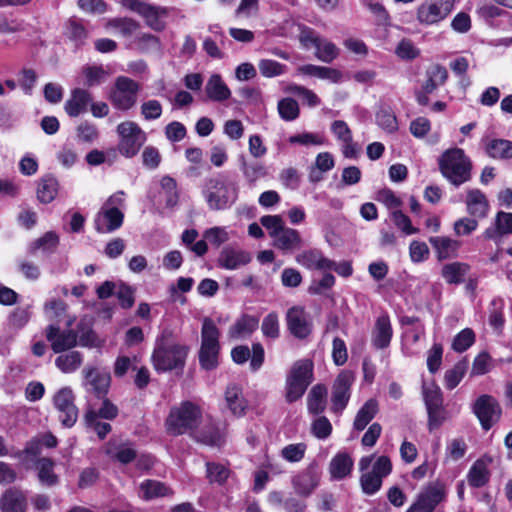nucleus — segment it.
I'll use <instances>...</instances> for the list:
<instances>
[{
    "mask_svg": "<svg viewBox=\"0 0 512 512\" xmlns=\"http://www.w3.org/2000/svg\"><path fill=\"white\" fill-rule=\"evenodd\" d=\"M507 234H512V213L499 211L496 214L494 226L487 228L483 237L487 240H495Z\"/></svg>",
    "mask_w": 512,
    "mask_h": 512,
    "instance_id": "23",
    "label": "nucleus"
},
{
    "mask_svg": "<svg viewBox=\"0 0 512 512\" xmlns=\"http://www.w3.org/2000/svg\"><path fill=\"white\" fill-rule=\"evenodd\" d=\"M251 257L244 251H238L230 248L222 250L219 256V263L226 269H236L250 262Z\"/></svg>",
    "mask_w": 512,
    "mask_h": 512,
    "instance_id": "35",
    "label": "nucleus"
},
{
    "mask_svg": "<svg viewBox=\"0 0 512 512\" xmlns=\"http://www.w3.org/2000/svg\"><path fill=\"white\" fill-rule=\"evenodd\" d=\"M454 0H428L417 11L420 23L431 25L443 20L451 11Z\"/></svg>",
    "mask_w": 512,
    "mask_h": 512,
    "instance_id": "13",
    "label": "nucleus"
},
{
    "mask_svg": "<svg viewBox=\"0 0 512 512\" xmlns=\"http://www.w3.org/2000/svg\"><path fill=\"white\" fill-rule=\"evenodd\" d=\"M83 362V356L79 351H70L59 355L55 360V365L63 373H72L76 371Z\"/></svg>",
    "mask_w": 512,
    "mask_h": 512,
    "instance_id": "43",
    "label": "nucleus"
},
{
    "mask_svg": "<svg viewBox=\"0 0 512 512\" xmlns=\"http://www.w3.org/2000/svg\"><path fill=\"white\" fill-rule=\"evenodd\" d=\"M74 400L75 396L69 387L61 388L53 397L54 406L59 412V420L67 428L72 427L78 419V409Z\"/></svg>",
    "mask_w": 512,
    "mask_h": 512,
    "instance_id": "10",
    "label": "nucleus"
},
{
    "mask_svg": "<svg viewBox=\"0 0 512 512\" xmlns=\"http://www.w3.org/2000/svg\"><path fill=\"white\" fill-rule=\"evenodd\" d=\"M57 191V180L52 176H47L38 185L37 197L42 203H50L56 197Z\"/></svg>",
    "mask_w": 512,
    "mask_h": 512,
    "instance_id": "49",
    "label": "nucleus"
},
{
    "mask_svg": "<svg viewBox=\"0 0 512 512\" xmlns=\"http://www.w3.org/2000/svg\"><path fill=\"white\" fill-rule=\"evenodd\" d=\"M278 112L282 119L292 121L299 115V106L293 98H284L278 103Z\"/></svg>",
    "mask_w": 512,
    "mask_h": 512,
    "instance_id": "52",
    "label": "nucleus"
},
{
    "mask_svg": "<svg viewBox=\"0 0 512 512\" xmlns=\"http://www.w3.org/2000/svg\"><path fill=\"white\" fill-rule=\"evenodd\" d=\"M466 205L468 213L474 217L484 218L488 213V200L484 193L479 189L468 190Z\"/></svg>",
    "mask_w": 512,
    "mask_h": 512,
    "instance_id": "25",
    "label": "nucleus"
},
{
    "mask_svg": "<svg viewBox=\"0 0 512 512\" xmlns=\"http://www.w3.org/2000/svg\"><path fill=\"white\" fill-rule=\"evenodd\" d=\"M162 114V105L158 100H148L141 105V115L145 120L158 119Z\"/></svg>",
    "mask_w": 512,
    "mask_h": 512,
    "instance_id": "63",
    "label": "nucleus"
},
{
    "mask_svg": "<svg viewBox=\"0 0 512 512\" xmlns=\"http://www.w3.org/2000/svg\"><path fill=\"white\" fill-rule=\"evenodd\" d=\"M225 399L231 412L236 416L244 414L246 401L243 399L242 390L237 385H230L225 392Z\"/></svg>",
    "mask_w": 512,
    "mask_h": 512,
    "instance_id": "39",
    "label": "nucleus"
},
{
    "mask_svg": "<svg viewBox=\"0 0 512 512\" xmlns=\"http://www.w3.org/2000/svg\"><path fill=\"white\" fill-rule=\"evenodd\" d=\"M485 150L491 158L508 160L512 158V141L493 139L488 142Z\"/></svg>",
    "mask_w": 512,
    "mask_h": 512,
    "instance_id": "38",
    "label": "nucleus"
},
{
    "mask_svg": "<svg viewBox=\"0 0 512 512\" xmlns=\"http://www.w3.org/2000/svg\"><path fill=\"white\" fill-rule=\"evenodd\" d=\"M77 340L78 344L83 347H98L100 346L98 337L92 329V318L84 316L77 324Z\"/></svg>",
    "mask_w": 512,
    "mask_h": 512,
    "instance_id": "29",
    "label": "nucleus"
},
{
    "mask_svg": "<svg viewBox=\"0 0 512 512\" xmlns=\"http://www.w3.org/2000/svg\"><path fill=\"white\" fill-rule=\"evenodd\" d=\"M377 413L378 402L375 399H369L358 411L353 424L354 428L358 431H362Z\"/></svg>",
    "mask_w": 512,
    "mask_h": 512,
    "instance_id": "40",
    "label": "nucleus"
},
{
    "mask_svg": "<svg viewBox=\"0 0 512 512\" xmlns=\"http://www.w3.org/2000/svg\"><path fill=\"white\" fill-rule=\"evenodd\" d=\"M306 445L303 443L290 444L282 449V456L289 462L300 461L305 454Z\"/></svg>",
    "mask_w": 512,
    "mask_h": 512,
    "instance_id": "64",
    "label": "nucleus"
},
{
    "mask_svg": "<svg viewBox=\"0 0 512 512\" xmlns=\"http://www.w3.org/2000/svg\"><path fill=\"white\" fill-rule=\"evenodd\" d=\"M315 48L316 57L325 63H331L339 55V49L337 48V46L331 41L322 37L319 39Z\"/></svg>",
    "mask_w": 512,
    "mask_h": 512,
    "instance_id": "50",
    "label": "nucleus"
},
{
    "mask_svg": "<svg viewBox=\"0 0 512 512\" xmlns=\"http://www.w3.org/2000/svg\"><path fill=\"white\" fill-rule=\"evenodd\" d=\"M391 218L394 224L402 230L405 234L411 235L418 232L417 228H414L411 224V220L402 211L395 210L391 213Z\"/></svg>",
    "mask_w": 512,
    "mask_h": 512,
    "instance_id": "62",
    "label": "nucleus"
},
{
    "mask_svg": "<svg viewBox=\"0 0 512 512\" xmlns=\"http://www.w3.org/2000/svg\"><path fill=\"white\" fill-rule=\"evenodd\" d=\"M355 380V375L352 371L343 370L335 379L332 387V409L334 411H342L349 399L351 386Z\"/></svg>",
    "mask_w": 512,
    "mask_h": 512,
    "instance_id": "15",
    "label": "nucleus"
},
{
    "mask_svg": "<svg viewBox=\"0 0 512 512\" xmlns=\"http://www.w3.org/2000/svg\"><path fill=\"white\" fill-rule=\"evenodd\" d=\"M273 239V246L284 254L293 253L303 245L299 232L289 227H283Z\"/></svg>",
    "mask_w": 512,
    "mask_h": 512,
    "instance_id": "19",
    "label": "nucleus"
},
{
    "mask_svg": "<svg viewBox=\"0 0 512 512\" xmlns=\"http://www.w3.org/2000/svg\"><path fill=\"white\" fill-rule=\"evenodd\" d=\"M205 195L212 210L227 208L237 197L236 188L231 189L221 175L208 180Z\"/></svg>",
    "mask_w": 512,
    "mask_h": 512,
    "instance_id": "8",
    "label": "nucleus"
},
{
    "mask_svg": "<svg viewBox=\"0 0 512 512\" xmlns=\"http://www.w3.org/2000/svg\"><path fill=\"white\" fill-rule=\"evenodd\" d=\"M59 244L58 235L49 231L46 232L42 237L34 240L28 246V253L35 255L38 250H42L45 253H53Z\"/></svg>",
    "mask_w": 512,
    "mask_h": 512,
    "instance_id": "37",
    "label": "nucleus"
},
{
    "mask_svg": "<svg viewBox=\"0 0 512 512\" xmlns=\"http://www.w3.org/2000/svg\"><path fill=\"white\" fill-rule=\"evenodd\" d=\"M203 237L205 240H207V242L214 245L215 247H219L229 239L228 233L223 227H213L207 229L204 232Z\"/></svg>",
    "mask_w": 512,
    "mask_h": 512,
    "instance_id": "58",
    "label": "nucleus"
},
{
    "mask_svg": "<svg viewBox=\"0 0 512 512\" xmlns=\"http://www.w3.org/2000/svg\"><path fill=\"white\" fill-rule=\"evenodd\" d=\"M319 476L316 470L308 467L293 478V486L295 491L304 497L309 496L317 487Z\"/></svg>",
    "mask_w": 512,
    "mask_h": 512,
    "instance_id": "22",
    "label": "nucleus"
},
{
    "mask_svg": "<svg viewBox=\"0 0 512 512\" xmlns=\"http://www.w3.org/2000/svg\"><path fill=\"white\" fill-rule=\"evenodd\" d=\"M296 261L308 269L327 270L330 265V260L318 250L304 251L297 255Z\"/></svg>",
    "mask_w": 512,
    "mask_h": 512,
    "instance_id": "36",
    "label": "nucleus"
},
{
    "mask_svg": "<svg viewBox=\"0 0 512 512\" xmlns=\"http://www.w3.org/2000/svg\"><path fill=\"white\" fill-rule=\"evenodd\" d=\"M474 340V332L471 329L466 328L455 336L452 348L457 352H463L474 343Z\"/></svg>",
    "mask_w": 512,
    "mask_h": 512,
    "instance_id": "55",
    "label": "nucleus"
},
{
    "mask_svg": "<svg viewBox=\"0 0 512 512\" xmlns=\"http://www.w3.org/2000/svg\"><path fill=\"white\" fill-rule=\"evenodd\" d=\"M373 456L362 457L359 461V469L362 472L360 485L362 491L367 495L375 494L382 486L383 478L391 473L392 464L387 456H380L372 465L371 471H366L370 467Z\"/></svg>",
    "mask_w": 512,
    "mask_h": 512,
    "instance_id": "4",
    "label": "nucleus"
},
{
    "mask_svg": "<svg viewBox=\"0 0 512 512\" xmlns=\"http://www.w3.org/2000/svg\"><path fill=\"white\" fill-rule=\"evenodd\" d=\"M161 188L166 193V205L174 207L178 202L177 183L174 178L164 176L160 181Z\"/></svg>",
    "mask_w": 512,
    "mask_h": 512,
    "instance_id": "54",
    "label": "nucleus"
},
{
    "mask_svg": "<svg viewBox=\"0 0 512 512\" xmlns=\"http://www.w3.org/2000/svg\"><path fill=\"white\" fill-rule=\"evenodd\" d=\"M76 131L78 140L85 143H92L99 136L96 126L88 122L81 123Z\"/></svg>",
    "mask_w": 512,
    "mask_h": 512,
    "instance_id": "61",
    "label": "nucleus"
},
{
    "mask_svg": "<svg viewBox=\"0 0 512 512\" xmlns=\"http://www.w3.org/2000/svg\"><path fill=\"white\" fill-rule=\"evenodd\" d=\"M327 390L323 385L314 386L308 395V409L313 414H319L326 407Z\"/></svg>",
    "mask_w": 512,
    "mask_h": 512,
    "instance_id": "48",
    "label": "nucleus"
},
{
    "mask_svg": "<svg viewBox=\"0 0 512 512\" xmlns=\"http://www.w3.org/2000/svg\"><path fill=\"white\" fill-rule=\"evenodd\" d=\"M169 12L170 9L167 7L155 6L147 3L137 13L144 18L148 27L154 31L160 32L166 27L164 18L168 16Z\"/></svg>",
    "mask_w": 512,
    "mask_h": 512,
    "instance_id": "20",
    "label": "nucleus"
},
{
    "mask_svg": "<svg viewBox=\"0 0 512 512\" xmlns=\"http://www.w3.org/2000/svg\"><path fill=\"white\" fill-rule=\"evenodd\" d=\"M376 122L379 127L389 133L396 131L398 127L396 116L387 108L380 109L376 113Z\"/></svg>",
    "mask_w": 512,
    "mask_h": 512,
    "instance_id": "53",
    "label": "nucleus"
},
{
    "mask_svg": "<svg viewBox=\"0 0 512 512\" xmlns=\"http://www.w3.org/2000/svg\"><path fill=\"white\" fill-rule=\"evenodd\" d=\"M258 327V319L250 316L243 315L238 319L229 329V336L231 338H239L242 336L250 335Z\"/></svg>",
    "mask_w": 512,
    "mask_h": 512,
    "instance_id": "42",
    "label": "nucleus"
},
{
    "mask_svg": "<svg viewBox=\"0 0 512 512\" xmlns=\"http://www.w3.org/2000/svg\"><path fill=\"white\" fill-rule=\"evenodd\" d=\"M139 90V83L131 78L119 76L111 91L110 101L116 109L127 111L136 104Z\"/></svg>",
    "mask_w": 512,
    "mask_h": 512,
    "instance_id": "9",
    "label": "nucleus"
},
{
    "mask_svg": "<svg viewBox=\"0 0 512 512\" xmlns=\"http://www.w3.org/2000/svg\"><path fill=\"white\" fill-rule=\"evenodd\" d=\"M474 413L478 417L482 428L489 430L501 416V407L498 402L489 395L480 396L474 404Z\"/></svg>",
    "mask_w": 512,
    "mask_h": 512,
    "instance_id": "14",
    "label": "nucleus"
},
{
    "mask_svg": "<svg viewBox=\"0 0 512 512\" xmlns=\"http://www.w3.org/2000/svg\"><path fill=\"white\" fill-rule=\"evenodd\" d=\"M438 166L442 176L455 187L472 177V161L461 148L445 150L438 158Z\"/></svg>",
    "mask_w": 512,
    "mask_h": 512,
    "instance_id": "1",
    "label": "nucleus"
},
{
    "mask_svg": "<svg viewBox=\"0 0 512 512\" xmlns=\"http://www.w3.org/2000/svg\"><path fill=\"white\" fill-rule=\"evenodd\" d=\"M469 266L465 263L453 262L443 266L442 276L449 284H459L463 282Z\"/></svg>",
    "mask_w": 512,
    "mask_h": 512,
    "instance_id": "45",
    "label": "nucleus"
},
{
    "mask_svg": "<svg viewBox=\"0 0 512 512\" xmlns=\"http://www.w3.org/2000/svg\"><path fill=\"white\" fill-rule=\"evenodd\" d=\"M91 101V95L87 91L77 88L72 91L71 98L66 101L64 108L69 116L77 117L86 111Z\"/></svg>",
    "mask_w": 512,
    "mask_h": 512,
    "instance_id": "26",
    "label": "nucleus"
},
{
    "mask_svg": "<svg viewBox=\"0 0 512 512\" xmlns=\"http://www.w3.org/2000/svg\"><path fill=\"white\" fill-rule=\"evenodd\" d=\"M492 462L491 458L478 459L470 468L468 473V482L473 487H482L488 481L490 473L488 465Z\"/></svg>",
    "mask_w": 512,
    "mask_h": 512,
    "instance_id": "30",
    "label": "nucleus"
},
{
    "mask_svg": "<svg viewBox=\"0 0 512 512\" xmlns=\"http://www.w3.org/2000/svg\"><path fill=\"white\" fill-rule=\"evenodd\" d=\"M239 162L243 176L250 186L267 175V168L258 161H248L244 156H241Z\"/></svg>",
    "mask_w": 512,
    "mask_h": 512,
    "instance_id": "33",
    "label": "nucleus"
},
{
    "mask_svg": "<svg viewBox=\"0 0 512 512\" xmlns=\"http://www.w3.org/2000/svg\"><path fill=\"white\" fill-rule=\"evenodd\" d=\"M83 386L87 392L97 398H104L111 385V375L108 371L93 366H86L83 370Z\"/></svg>",
    "mask_w": 512,
    "mask_h": 512,
    "instance_id": "11",
    "label": "nucleus"
},
{
    "mask_svg": "<svg viewBox=\"0 0 512 512\" xmlns=\"http://www.w3.org/2000/svg\"><path fill=\"white\" fill-rule=\"evenodd\" d=\"M173 491L163 482L147 479L139 485V495L144 500L170 496Z\"/></svg>",
    "mask_w": 512,
    "mask_h": 512,
    "instance_id": "28",
    "label": "nucleus"
},
{
    "mask_svg": "<svg viewBox=\"0 0 512 512\" xmlns=\"http://www.w3.org/2000/svg\"><path fill=\"white\" fill-rule=\"evenodd\" d=\"M38 479L42 485L54 486L58 483V476L54 473V462L49 458H40L36 463Z\"/></svg>",
    "mask_w": 512,
    "mask_h": 512,
    "instance_id": "44",
    "label": "nucleus"
},
{
    "mask_svg": "<svg viewBox=\"0 0 512 512\" xmlns=\"http://www.w3.org/2000/svg\"><path fill=\"white\" fill-rule=\"evenodd\" d=\"M0 509L2 512H26V495L15 487L7 489L0 498Z\"/></svg>",
    "mask_w": 512,
    "mask_h": 512,
    "instance_id": "21",
    "label": "nucleus"
},
{
    "mask_svg": "<svg viewBox=\"0 0 512 512\" xmlns=\"http://www.w3.org/2000/svg\"><path fill=\"white\" fill-rule=\"evenodd\" d=\"M205 92L212 101L222 102L230 98L231 91L219 74H213L206 83Z\"/></svg>",
    "mask_w": 512,
    "mask_h": 512,
    "instance_id": "31",
    "label": "nucleus"
},
{
    "mask_svg": "<svg viewBox=\"0 0 512 512\" xmlns=\"http://www.w3.org/2000/svg\"><path fill=\"white\" fill-rule=\"evenodd\" d=\"M429 242L438 253L439 259H446L455 253L459 247V242L449 237L436 236L431 237Z\"/></svg>",
    "mask_w": 512,
    "mask_h": 512,
    "instance_id": "46",
    "label": "nucleus"
},
{
    "mask_svg": "<svg viewBox=\"0 0 512 512\" xmlns=\"http://www.w3.org/2000/svg\"><path fill=\"white\" fill-rule=\"evenodd\" d=\"M445 496L446 492L442 484H430L418 494L416 501L406 512H434Z\"/></svg>",
    "mask_w": 512,
    "mask_h": 512,
    "instance_id": "12",
    "label": "nucleus"
},
{
    "mask_svg": "<svg viewBox=\"0 0 512 512\" xmlns=\"http://www.w3.org/2000/svg\"><path fill=\"white\" fill-rule=\"evenodd\" d=\"M120 140L118 151L121 155L131 158L137 155L146 141V133L133 121H125L117 126Z\"/></svg>",
    "mask_w": 512,
    "mask_h": 512,
    "instance_id": "7",
    "label": "nucleus"
},
{
    "mask_svg": "<svg viewBox=\"0 0 512 512\" xmlns=\"http://www.w3.org/2000/svg\"><path fill=\"white\" fill-rule=\"evenodd\" d=\"M297 70L300 74L326 79L333 83H338L342 79V73L330 67L307 64L300 66Z\"/></svg>",
    "mask_w": 512,
    "mask_h": 512,
    "instance_id": "32",
    "label": "nucleus"
},
{
    "mask_svg": "<svg viewBox=\"0 0 512 512\" xmlns=\"http://www.w3.org/2000/svg\"><path fill=\"white\" fill-rule=\"evenodd\" d=\"M106 27L118 30L123 37H130L140 28V23L129 17H118L109 19Z\"/></svg>",
    "mask_w": 512,
    "mask_h": 512,
    "instance_id": "47",
    "label": "nucleus"
},
{
    "mask_svg": "<svg viewBox=\"0 0 512 512\" xmlns=\"http://www.w3.org/2000/svg\"><path fill=\"white\" fill-rule=\"evenodd\" d=\"M135 289L131 286L121 283L116 291V296L119 300L120 306L123 309H130L135 302Z\"/></svg>",
    "mask_w": 512,
    "mask_h": 512,
    "instance_id": "56",
    "label": "nucleus"
},
{
    "mask_svg": "<svg viewBox=\"0 0 512 512\" xmlns=\"http://www.w3.org/2000/svg\"><path fill=\"white\" fill-rule=\"evenodd\" d=\"M201 420L200 407L190 401H184L179 406L171 408L165 424L170 435L178 436L185 433L191 435Z\"/></svg>",
    "mask_w": 512,
    "mask_h": 512,
    "instance_id": "3",
    "label": "nucleus"
},
{
    "mask_svg": "<svg viewBox=\"0 0 512 512\" xmlns=\"http://www.w3.org/2000/svg\"><path fill=\"white\" fill-rule=\"evenodd\" d=\"M102 403L98 410L89 409L85 414V421L91 422L98 418L113 420L118 415V408L106 397L101 398Z\"/></svg>",
    "mask_w": 512,
    "mask_h": 512,
    "instance_id": "41",
    "label": "nucleus"
},
{
    "mask_svg": "<svg viewBox=\"0 0 512 512\" xmlns=\"http://www.w3.org/2000/svg\"><path fill=\"white\" fill-rule=\"evenodd\" d=\"M392 327L387 315L377 318L373 330L372 343L378 349L387 348L392 338Z\"/></svg>",
    "mask_w": 512,
    "mask_h": 512,
    "instance_id": "24",
    "label": "nucleus"
},
{
    "mask_svg": "<svg viewBox=\"0 0 512 512\" xmlns=\"http://www.w3.org/2000/svg\"><path fill=\"white\" fill-rule=\"evenodd\" d=\"M124 214L118 207H101L94 219L95 229L99 233H111L123 224Z\"/></svg>",
    "mask_w": 512,
    "mask_h": 512,
    "instance_id": "18",
    "label": "nucleus"
},
{
    "mask_svg": "<svg viewBox=\"0 0 512 512\" xmlns=\"http://www.w3.org/2000/svg\"><path fill=\"white\" fill-rule=\"evenodd\" d=\"M423 396L426 409L437 408L443 406L442 393L436 386L423 389Z\"/></svg>",
    "mask_w": 512,
    "mask_h": 512,
    "instance_id": "59",
    "label": "nucleus"
},
{
    "mask_svg": "<svg viewBox=\"0 0 512 512\" xmlns=\"http://www.w3.org/2000/svg\"><path fill=\"white\" fill-rule=\"evenodd\" d=\"M313 380V363L299 360L292 366L286 380V399L292 403L303 396Z\"/></svg>",
    "mask_w": 512,
    "mask_h": 512,
    "instance_id": "6",
    "label": "nucleus"
},
{
    "mask_svg": "<svg viewBox=\"0 0 512 512\" xmlns=\"http://www.w3.org/2000/svg\"><path fill=\"white\" fill-rule=\"evenodd\" d=\"M261 74L265 77H274L285 72L286 66L277 61L263 59L258 64Z\"/></svg>",
    "mask_w": 512,
    "mask_h": 512,
    "instance_id": "57",
    "label": "nucleus"
},
{
    "mask_svg": "<svg viewBox=\"0 0 512 512\" xmlns=\"http://www.w3.org/2000/svg\"><path fill=\"white\" fill-rule=\"evenodd\" d=\"M220 331L214 321L206 317L202 322L201 347L199 350V363L205 370H213L218 366Z\"/></svg>",
    "mask_w": 512,
    "mask_h": 512,
    "instance_id": "5",
    "label": "nucleus"
},
{
    "mask_svg": "<svg viewBox=\"0 0 512 512\" xmlns=\"http://www.w3.org/2000/svg\"><path fill=\"white\" fill-rule=\"evenodd\" d=\"M262 332L266 337L275 339L279 336V321L276 313L268 314L262 322Z\"/></svg>",
    "mask_w": 512,
    "mask_h": 512,
    "instance_id": "60",
    "label": "nucleus"
},
{
    "mask_svg": "<svg viewBox=\"0 0 512 512\" xmlns=\"http://www.w3.org/2000/svg\"><path fill=\"white\" fill-rule=\"evenodd\" d=\"M468 368V362L463 359L455 364V366L445 373V386L447 389H454L464 377Z\"/></svg>",
    "mask_w": 512,
    "mask_h": 512,
    "instance_id": "51",
    "label": "nucleus"
},
{
    "mask_svg": "<svg viewBox=\"0 0 512 512\" xmlns=\"http://www.w3.org/2000/svg\"><path fill=\"white\" fill-rule=\"evenodd\" d=\"M46 338L51 343L55 353H62L77 346V332L73 329L60 330L58 326L49 325L46 328Z\"/></svg>",
    "mask_w": 512,
    "mask_h": 512,
    "instance_id": "16",
    "label": "nucleus"
},
{
    "mask_svg": "<svg viewBox=\"0 0 512 512\" xmlns=\"http://www.w3.org/2000/svg\"><path fill=\"white\" fill-rule=\"evenodd\" d=\"M188 347L176 343L171 338L170 332H163L157 339L152 354V361L157 371H170L182 369L185 365Z\"/></svg>",
    "mask_w": 512,
    "mask_h": 512,
    "instance_id": "2",
    "label": "nucleus"
},
{
    "mask_svg": "<svg viewBox=\"0 0 512 512\" xmlns=\"http://www.w3.org/2000/svg\"><path fill=\"white\" fill-rule=\"evenodd\" d=\"M196 442L210 447H221L224 440L220 430L213 424L205 425L200 431L190 435Z\"/></svg>",
    "mask_w": 512,
    "mask_h": 512,
    "instance_id": "27",
    "label": "nucleus"
},
{
    "mask_svg": "<svg viewBox=\"0 0 512 512\" xmlns=\"http://www.w3.org/2000/svg\"><path fill=\"white\" fill-rule=\"evenodd\" d=\"M352 467V458L349 454L341 452L332 458L329 464V471L333 479L340 480L350 474Z\"/></svg>",
    "mask_w": 512,
    "mask_h": 512,
    "instance_id": "34",
    "label": "nucleus"
},
{
    "mask_svg": "<svg viewBox=\"0 0 512 512\" xmlns=\"http://www.w3.org/2000/svg\"><path fill=\"white\" fill-rule=\"evenodd\" d=\"M287 327L291 334L299 339H305L312 331L308 314L301 307L295 306L287 311Z\"/></svg>",
    "mask_w": 512,
    "mask_h": 512,
    "instance_id": "17",
    "label": "nucleus"
}]
</instances>
